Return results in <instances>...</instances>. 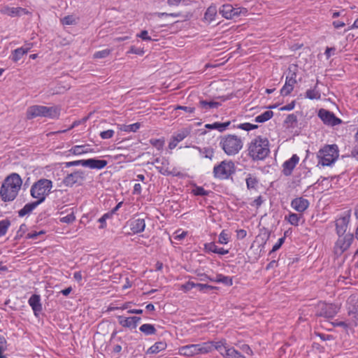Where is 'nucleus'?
<instances>
[{
	"label": "nucleus",
	"instance_id": "55",
	"mask_svg": "<svg viewBox=\"0 0 358 358\" xmlns=\"http://www.w3.org/2000/svg\"><path fill=\"white\" fill-rule=\"evenodd\" d=\"M76 220V216L73 213L68 214L67 215L60 217L59 221L62 223L71 224Z\"/></svg>",
	"mask_w": 358,
	"mask_h": 358
},
{
	"label": "nucleus",
	"instance_id": "43",
	"mask_svg": "<svg viewBox=\"0 0 358 358\" xmlns=\"http://www.w3.org/2000/svg\"><path fill=\"white\" fill-rule=\"evenodd\" d=\"M246 185L248 189H256L258 180L256 177L252 176L250 174L246 178Z\"/></svg>",
	"mask_w": 358,
	"mask_h": 358
},
{
	"label": "nucleus",
	"instance_id": "46",
	"mask_svg": "<svg viewBox=\"0 0 358 358\" xmlns=\"http://www.w3.org/2000/svg\"><path fill=\"white\" fill-rule=\"evenodd\" d=\"M86 159H79L72 162H66L64 163V167L69 168L71 166H82L85 167Z\"/></svg>",
	"mask_w": 358,
	"mask_h": 358
},
{
	"label": "nucleus",
	"instance_id": "53",
	"mask_svg": "<svg viewBox=\"0 0 358 358\" xmlns=\"http://www.w3.org/2000/svg\"><path fill=\"white\" fill-rule=\"evenodd\" d=\"M257 127H258V126L257 124H251L249 122H245V123L240 124L239 125H238V129H243L245 131L253 130V129H257Z\"/></svg>",
	"mask_w": 358,
	"mask_h": 358
},
{
	"label": "nucleus",
	"instance_id": "3",
	"mask_svg": "<svg viewBox=\"0 0 358 358\" xmlns=\"http://www.w3.org/2000/svg\"><path fill=\"white\" fill-rule=\"evenodd\" d=\"M220 147L228 156H234L243 148V142L241 137L234 134L220 136Z\"/></svg>",
	"mask_w": 358,
	"mask_h": 358
},
{
	"label": "nucleus",
	"instance_id": "16",
	"mask_svg": "<svg viewBox=\"0 0 358 358\" xmlns=\"http://www.w3.org/2000/svg\"><path fill=\"white\" fill-rule=\"evenodd\" d=\"M119 324L126 328L129 329H136L138 326V323L141 322V318L137 316L132 317H124V316H118L117 317Z\"/></svg>",
	"mask_w": 358,
	"mask_h": 358
},
{
	"label": "nucleus",
	"instance_id": "51",
	"mask_svg": "<svg viewBox=\"0 0 358 358\" xmlns=\"http://www.w3.org/2000/svg\"><path fill=\"white\" fill-rule=\"evenodd\" d=\"M204 250L207 252H213L216 254L217 246L214 242L207 243L204 244Z\"/></svg>",
	"mask_w": 358,
	"mask_h": 358
},
{
	"label": "nucleus",
	"instance_id": "42",
	"mask_svg": "<svg viewBox=\"0 0 358 358\" xmlns=\"http://www.w3.org/2000/svg\"><path fill=\"white\" fill-rule=\"evenodd\" d=\"M69 151L75 155H80L90 152L88 150L85 149L84 145L73 146Z\"/></svg>",
	"mask_w": 358,
	"mask_h": 358
},
{
	"label": "nucleus",
	"instance_id": "10",
	"mask_svg": "<svg viewBox=\"0 0 358 358\" xmlns=\"http://www.w3.org/2000/svg\"><path fill=\"white\" fill-rule=\"evenodd\" d=\"M338 238L335 243L334 250L335 255L341 256L350 248L354 240V235L353 234L348 233L344 235H338Z\"/></svg>",
	"mask_w": 358,
	"mask_h": 358
},
{
	"label": "nucleus",
	"instance_id": "29",
	"mask_svg": "<svg viewBox=\"0 0 358 358\" xmlns=\"http://www.w3.org/2000/svg\"><path fill=\"white\" fill-rule=\"evenodd\" d=\"M192 148L197 150L205 158L212 159L214 157V150L210 147L201 148L199 146L194 145L192 146Z\"/></svg>",
	"mask_w": 358,
	"mask_h": 358
},
{
	"label": "nucleus",
	"instance_id": "36",
	"mask_svg": "<svg viewBox=\"0 0 358 358\" xmlns=\"http://www.w3.org/2000/svg\"><path fill=\"white\" fill-rule=\"evenodd\" d=\"M218 283H222L227 286H231L233 285V280L231 277L226 276L222 274H217L216 278L214 279V281Z\"/></svg>",
	"mask_w": 358,
	"mask_h": 358
},
{
	"label": "nucleus",
	"instance_id": "5",
	"mask_svg": "<svg viewBox=\"0 0 358 358\" xmlns=\"http://www.w3.org/2000/svg\"><path fill=\"white\" fill-rule=\"evenodd\" d=\"M53 186L52 180L41 178L34 182L30 189L31 196L36 199L41 203L45 201L46 197L50 194Z\"/></svg>",
	"mask_w": 358,
	"mask_h": 358
},
{
	"label": "nucleus",
	"instance_id": "63",
	"mask_svg": "<svg viewBox=\"0 0 358 358\" xmlns=\"http://www.w3.org/2000/svg\"><path fill=\"white\" fill-rule=\"evenodd\" d=\"M239 349L244 353L248 355H252L253 354L252 349L247 344H243L239 346Z\"/></svg>",
	"mask_w": 358,
	"mask_h": 358
},
{
	"label": "nucleus",
	"instance_id": "21",
	"mask_svg": "<svg viewBox=\"0 0 358 358\" xmlns=\"http://www.w3.org/2000/svg\"><path fill=\"white\" fill-rule=\"evenodd\" d=\"M291 206L297 212L302 213L308 208L309 201L303 197L296 198L292 201Z\"/></svg>",
	"mask_w": 358,
	"mask_h": 358
},
{
	"label": "nucleus",
	"instance_id": "20",
	"mask_svg": "<svg viewBox=\"0 0 358 358\" xmlns=\"http://www.w3.org/2000/svg\"><path fill=\"white\" fill-rule=\"evenodd\" d=\"M32 47L31 43L25 44L24 46L18 48L11 52L10 58L14 62H18L24 55L27 54Z\"/></svg>",
	"mask_w": 358,
	"mask_h": 358
},
{
	"label": "nucleus",
	"instance_id": "33",
	"mask_svg": "<svg viewBox=\"0 0 358 358\" xmlns=\"http://www.w3.org/2000/svg\"><path fill=\"white\" fill-rule=\"evenodd\" d=\"M224 358H246V357L241 353L238 350L233 347H229L225 350Z\"/></svg>",
	"mask_w": 358,
	"mask_h": 358
},
{
	"label": "nucleus",
	"instance_id": "52",
	"mask_svg": "<svg viewBox=\"0 0 358 358\" xmlns=\"http://www.w3.org/2000/svg\"><path fill=\"white\" fill-rule=\"evenodd\" d=\"M193 193L196 196H208L210 193L209 191L204 189L203 187L196 186V187L192 190Z\"/></svg>",
	"mask_w": 358,
	"mask_h": 358
},
{
	"label": "nucleus",
	"instance_id": "15",
	"mask_svg": "<svg viewBox=\"0 0 358 358\" xmlns=\"http://www.w3.org/2000/svg\"><path fill=\"white\" fill-rule=\"evenodd\" d=\"M349 315L355 318V325H358V295L352 294L348 299Z\"/></svg>",
	"mask_w": 358,
	"mask_h": 358
},
{
	"label": "nucleus",
	"instance_id": "7",
	"mask_svg": "<svg viewBox=\"0 0 358 358\" xmlns=\"http://www.w3.org/2000/svg\"><path fill=\"white\" fill-rule=\"evenodd\" d=\"M235 164L231 160H223L213 167V176L220 180H227L235 173Z\"/></svg>",
	"mask_w": 358,
	"mask_h": 358
},
{
	"label": "nucleus",
	"instance_id": "12",
	"mask_svg": "<svg viewBox=\"0 0 358 358\" xmlns=\"http://www.w3.org/2000/svg\"><path fill=\"white\" fill-rule=\"evenodd\" d=\"M318 117L321 119L323 123L328 126H336L341 124L342 120L336 117L334 113L322 108L318 112Z\"/></svg>",
	"mask_w": 358,
	"mask_h": 358
},
{
	"label": "nucleus",
	"instance_id": "39",
	"mask_svg": "<svg viewBox=\"0 0 358 358\" xmlns=\"http://www.w3.org/2000/svg\"><path fill=\"white\" fill-rule=\"evenodd\" d=\"M60 20L63 25H74L78 22L79 18L73 15H69L64 17Z\"/></svg>",
	"mask_w": 358,
	"mask_h": 358
},
{
	"label": "nucleus",
	"instance_id": "26",
	"mask_svg": "<svg viewBox=\"0 0 358 358\" xmlns=\"http://www.w3.org/2000/svg\"><path fill=\"white\" fill-rule=\"evenodd\" d=\"M41 203L37 200L31 203H28L18 211L19 217H24L31 213Z\"/></svg>",
	"mask_w": 358,
	"mask_h": 358
},
{
	"label": "nucleus",
	"instance_id": "35",
	"mask_svg": "<svg viewBox=\"0 0 358 358\" xmlns=\"http://www.w3.org/2000/svg\"><path fill=\"white\" fill-rule=\"evenodd\" d=\"M273 116V112L272 110H266L259 115H257L255 118V122L258 123H263L269 120Z\"/></svg>",
	"mask_w": 358,
	"mask_h": 358
},
{
	"label": "nucleus",
	"instance_id": "9",
	"mask_svg": "<svg viewBox=\"0 0 358 358\" xmlns=\"http://www.w3.org/2000/svg\"><path fill=\"white\" fill-rule=\"evenodd\" d=\"M248 9L241 7H233L231 4H224L219 8V13L227 20H232L248 14Z\"/></svg>",
	"mask_w": 358,
	"mask_h": 358
},
{
	"label": "nucleus",
	"instance_id": "22",
	"mask_svg": "<svg viewBox=\"0 0 358 358\" xmlns=\"http://www.w3.org/2000/svg\"><path fill=\"white\" fill-rule=\"evenodd\" d=\"M108 162L106 160L90 158L86 159L85 167H88L91 169L101 170L105 168Z\"/></svg>",
	"mask_w": 358,
	"mask_h": 358
},
{
	"label": "nucleus",
	"instance_id": "60",
	"mask_svg": "<svg viewBox=\"0 0 358 358\" xmlns=\"http://www.w3.org/2000/svg\"><path fill=\"white\" fill-rule=\"evenodd\" d=\"M355 138L357 144L353 148L351 151V156L358 160V131L355 135Z\"/></svg>",
	"mask_w": 358,
	"mask_h": 358
},
{
	"label": "nucleus",
	"instance_id": "44",
	"mask_svg": "<svg viewBox=\"0 0 358 358\" xmlns=\"http://www.w3.org/2000/svg\"><path fill=\"white\" fill-rule=\"evenodd\" d=\"M230 236L226 231V230H222L218 236L217 243L220 244L225 245L229 242Z\"/></svg>",
	"mask_w": 358,
	"mask_h": 358
},
{
	"label": "nucleus",
	"instance_id": "38",
	"mask_svg": "<svg viewBox=\"0 0 358 358\" xmlns=\"http://www.w3.org/2000/svg\"><path fill=\"white\" fill-rule=\"evenodd\" d=\"M298 72V66L296 64H292L288 68L287 75L286 76V80L296 81V74Z\"/></svg>",
	"mask_w": 358,
	"mask_h": 358
},
{
	"label": "nucleus",
	"instance_id": "28",
	"mask_svg": "<svg viewBox=\"0 0 358 358\" xmlns=\"http://www.w3.org/2000/svg\"><path fill=\"white\" fill-rule=\"evenodd\" d=\"M298 119L294 113L289 114L283 122V125L287 129H294L297 127Z\"/></svg>",
	"mask_w": 358,
	"mask_h": 358
},
{
	"label": "nucleus",
	"instance_id": "17",
	"mask_svg": "<svg viewBox=\"0 0 358 358\" xmlns=\"http://www.w3.org/2000/svg\"><path fill=\"white\" fill-rule=\"evenodd\" d=\"M0 13L3 15H7L11 17H20L22 15H26L29 12L26 8L21 7H9L8 6H3L0 9Z\"/></svg>",
	"mask_w": 358,
	"mask_h": 358
},
{
	"label": "nucleus",
	"instance_id": "40",
	"mask_svg": "<svg viewBox=\"0 0 358 358\" xmlns=\"http://www.w3.org/2000/svg\"><path fill=\"white\" fill-rule=\"evenodd\" d=\"M10 224V221L8 219L0 220V237L6 234Z\"/></svg>",
	"mask_w": 358,
	"mask_h": 358
},
{
	"label": "nucleus",
	"instance_id": "62",
	"mask_svg": "<svg viewBox=\"0 0 358 358\" xmlns=\"http://www.w3.org/2000/svg\"><path fill=\"white\" fill-rule=\"evenodd\" d=\"M27 230V226L25 224H22L20 226L18 231H17V234L15 236V239H20L22 236L25 234Z\"/></svg>",
	"mask_w": 358,
	"mask_h": 358
},
{
	"label": "nucleus",
	"instance_id": "13",
	"mask_svg": "<svg viewBox=\"0 0 358 358\" xmlns=\"http://www.w3.org/2000/svg\"><path fill=\"white\" fill-rule=\"evenodd\" d=\"M350 210L345 212L344 214L335 221L336 232L337 235H344L347 231L350 221Z\"/></svg>",
	"mask_w": 358,
	"mask_h": 358
},
{
	"label": "nucleus",
	"instance_id": "57",
	"mask_svg": "<svg viewBox=\"0 0 358 358\" xmlns=\"http://www.w3.org/2000/svg\"><path fill=\"white\" fill-rule=\"evenodd\" d=\"M285 241V237L280 238L278 241V242L273 246L272 250L270 251L269 255H271L273 252H275L278 250H279L282 245L284 243Z\"/></svg>",
	"mask_w": 358,
	"mask_h": 358
},
{
	"label": "nucleus",
	"instance_id": "24",
	"mask_svg": "<svg viewBox=\"0 0 358 358\" xmlns=\"http://www.w3.org/2000/svg\"><path fill=\"white\" fill-rule=\"evenodd\" d=\"M130 229L133 234L143 232L145 228V222L143 218H138L131 220L129 222Z\"/></svg>",
	"mask_w": 358,
	"mask_h": 358
},
{
	"label": "nucleus",
	"instance_id": "48",
	"mask_svg": "<svg viewBox=\"0 0 358 358\" xmlns=\"http://www.w3.org/2000/svg\"><path fill=\"white\" fill-rule=\"evenodd\" d=\"M196 288H198L199 291L203 293H206L210 290L217 289L216 287L201 283H196Z\"/></svg>",
	"mask_w": 358,
	"mask_h": 358
},
{
	"label": "nucleus",
	"instance_id": "56",
	"mask_svg": "<svg viewBox=\"0 0 358 358\" xmlns=\"http://www.w3.org/2000/svg\"><path fill=\"white\" fill-rule=\"evenodd\" d=\"M197 278L196 280H199L200 281H207L210 280L211 282L214 281V278H210L207 274L204 273H196ZM191 278L196 279V278L192 277Z\"/></svg>",
	"mask_w": 358,
	"mask_h": 358
},
{
	"label": "nucleus",
	"instance_id": "30",
	"mask_svg": "<svg viewBox=\"0 0 358 358\" xmlns=\"http://www.w3.org/2000/svg\"><path fill=\"white\" fill-rule=\"evenodd\" d=\"M167 347V344L164 341H159L156 342L154 345H152L150 348H148L147 353L148 354H157L164 350H165Z\"/></svg>",
	"mask_w": 358,
	"mask_h": 358
},
{
	"label": "nucleus",
	"instance_id": "34",
	"mask_svg": "<svg viewBox=\"0 0 358 358\" xmlns=\"http://www.w3.org/2000/svg\"><path fill=\"white\" fill-rule=\"evenodd\" d=\"M319 81L317 80V83L313 89H309L306 92V98L309 99H320L321 97L320 92L316 90Z\"/></svg>",
	"mask_w": 358,
	"mask_h": 358
},
{
	"label": "nucleus",
	"instance_id": "8",
	"mask_svg": "<svg viewBox=\"0 0 358 358\" xmlns=\"http://www.w3.org/2000/svg\"><path fill=\"white\" fill-rule=\"evenodd\" d=\"M210 352V345L208 343L191 344L179 348L181 355L190 357L199 354H206Z\"/></svg>",
	"mask_w": 358,
	"mask_h": 358
},
{
	"label": "nucleus",
	"instance_id": "41",
	"mask_svg": "<svg viewBox=\"0 0 358 358\" xmlns=\"http://www.w3.org/2000/svg\"><path fill=\"white\" fill-rule=\"evenodd\" d=\"M141 127V123L136 122L131 124H124L121 127V130L125 132H136Z\"/></svg>",
	"mask_w": 358,
	"mask_h": 358
},
{
	"label": "nucleus",
	"instance_id": "11",
	"mask_svg": "<svg viewBox=\"0 0 358 358\" xmlns=\"http://www.w3.org/2000/svg\"><path fill=\"white\" fill-rule=\"evenodd\" d=\"M85 180V174L83 170H76L68 173L63 179L62 182L66 187H71L76 184L81 185Z\"/></svg>",
	"mask_w": 358,
	"mask_h": 358
},
{
	"label": "nucleus",
	"instance_id": "64",
	"mask_svg": "<svg viewBox=\"0 0 358 358\" xmlns=\"http://www.w3.org/2000/svg\"><path fill=\"white\" fill-rule=\"evenodd\" d=\"M127 53L136 54L138 55H142L144 54V50L143 49L136 48L135 46H131L129 50Z\"/></svg>",
	"mask_w": 358,
	"mask_h": 358
},
{
	"label": "nucleus",
	"instance_id": "58",
	"mask_svg": "<svg viewBox=\"0 0 358 358\" xmlns=\"http://www.w3.org/2000/svg\"><path fill=\"white\" fill-rule=\"evenodd\" d=\"M114 133L115 132L113 129H108L106 131H101L99 135L102 139H109L113 136Z\"/></svg>",
	"mask_w": 358,
	"mask_h": 358
},
{
	"label": "nucleus",
	"instance_id": "19",
	"mask_svg": "<svg viewBox=\"0 0 358 358\" xmlns=\"http://www.w3.org/2000/svg\"><path fill=\"white\" fill-rule=\"evenodd\" d=\"M28 303L31 307L34 315L38 317L43 310L41 296L36 294H32L28 300Z\"/></svg>",
	"mask_w": 358,
	"mask_h": 358
},
{
	"label": "nucleus",
	"instance_id": "32",
	"mask_svg": "<svg viewBox=\"0 0 358 358\" xmlns=\"http://www.w3.org/2000/svg\"><path fill=\"white\" fill-rule=\"evenodd\" d=\"M296 83V81H292L285 79V83L284 86L280 90V94L282 96H287L289 95L293 90L294 85Z\"/></svg>",
	"mask_w": 358,
	"mask_h": 358
},
{
	"label": "nucleus",
	"instance_id": "4",
	"mask_svg": "<svg viewBox=\"0 0 358 358\" xmlns=\"http://www.w3.org/2000/svg\"><path fill=\"white\" fill-rule=\"evenodd\" d=\"M60 110L57 106H45L34 105L29 106L27 110V118L31 120L38 117L57 119L59 117Z\"/></svg>",
	"mask_w": 358,
	"mask_h": 358
},
{
	"label": "nucleus",
	"instance_id": "2",
	"mask_svg": "<svg viewBox=\"0 0 358 358\" xmlns=\"http://www.w3.org/2000/svg\"><path fill=\"white\" fill-rule=\"evenodd\" d=\"M248 150L253 160H264L270 152L268 140L258 136L250 143Z\"/></svg>",
	"mask_w": 358,
	"mask_h": 358
},
{
	"label": "nucleus",
	"instance_id": "25",
	"mask_svg": "<svg viewBox=\"0 0 358 358\" xmlns=\"http://www.w3.org/2000/svg\"><path fill=\"white\" fill-rule=\"evenodd\" d=\"M204 343L210 344V352L213 350H217L222 357L225 355V350H227V348H229V346L227 345L225 340L220 341H209L205 342Z\"/></svg>",
	"mask_w": 358,
	"mask_h": 358
},
{
	"label": "nucleus",
	"instance_id": "54",
	"mask_svg": "<svg viewBox=\"0 0 358 358\" xmlns=\"http://www.w3.org/2000/svg\"><path fill=\"white\" fill-rule=\"evenodd\" d=\"M150 142L158 150H162L164 145V141L162 139H150Z\"/></svg>",
	"mask_w": 358,
	"mask_h": 358
},
{
	"label": "nucleus",
	"instance_id": "31",
	"mask_svg": "<svg viewBox=\"0 0 358 358\" xmlns=\"http://www.w3.org/2000/svg\"><path fill=\"white\" fill-rule=\"evenodd\" d=\"M217 13V8L215 5L210 6L204 13V19L208 22L215 20Z\"/></svg>",
	"mask_w": 358,
	"mask_h": 358
},
{
	"label": "nucleus",
	"instance_id": "23",
	"mask_svg": "<svg viewBox=\"0 0 358 358\" xmlns=\"http://www.w3.org/2000/svg\"><path fill=\"white\" fill-rule=\"evenodd\" d=\"M221 103L215 101L200 100L197 104L201 113H206L213 108H217Z\"/></svg>",
	"mask_w": 358,
	"mask_h": 358
},
{
	"label": "nucleus",
	"instance_id": "61",
	"mask_svg": "<svg viewBox=\"0 0 358 358\" xmlns=\"http://www.w3.org/2000/svg\"><path fill=\"white\" fill-rule=\"evenodd\" d=\"M137 37L141 38L143 41H153L150 36H148V32L146 30H143L141 33L136 35Z\"/></svg>",
	"mask_w": 358,
	"mask_h": 358
},
{
	"label": "nucleus",
	"instance_id": "14",
	"mask_svg": "<svg viewBox=\"0 0 358 358\" xmlns=\"http://www.w3.org/2000/svg\"><path fill=\"white\" fill-rule=\"evenodd\" d=\"M338 313L337 307L332 303H322L317 313V316L332 318Z\"/></svg>",
	"mask_w": 358,
	"mask_h": 358
},
{
	"label": "nucleus",
	"instance_id": "37",
	"mask_svg": "<svg viewBox=\"0 0 358 358\" xmlns=\"http://www.w3.org/2000/svg\"><path fill=\"white\" fill-rule=\"evenodd\" d=\"M139 330L146 336L155 335L157 332L155 326L151 324H144L141 325Z\"/></svg>",
	"mask_w": 358,
	"mask_h": 358
},
{
	"label": "nucleus",
	"instance_id": "47",
	"mask_svg": "<svg viewBox=\"0 0 358 358\" xmlns=\"http://www.w3.org/2000/svg\"><path fill=\"white\" fill-rule=\"evenodd\" d=\"M112 218L111 213L108 212L103 214L99 220L98 222L100 223L99 229H105L106 227V220Z\"/></svg>",
	"mask_w": 358,
	"mask_h": 358
},
{
	"label": "nucleus",
	"instance_id": "18",
	"mask_svg": "<svg viewBox=\"0 0 358 358\" xmlns=\"http://www.w3.org/2000/svg\"><path fill=\"white\" fill-rule=\"evenodd\" d=\"M299 157L296 155H293L292 157L285 161L282 164V172L286 176H289L292 174L296 165L299 163Z\"/></svg>",
	"mask_w": 358,
	"mask_h": 358
},
{
	"label": "nucleus",
	"instance_id": "45",
	"mask_svg": "<svg viewBox=\"0 0 358 358\" xmlns=\"http://www.w3.org/2000/svg\"><path fill=\"white\" fill-rule=\"evenodd\" d=\"M301 217V216L296 214V213H290L288 215V217H287V221L292 224V225H294V226H298L299 225V220L300 218Z\"/></svg>",
	"mask_w": 358,
	"mask_h": 358
},
{
	"label": "nucleus",
	"instance_id": "1",
	"mask_svg": "<svg viewBox=\"0 0 358 358\" xmlns=\"http://www.w3.org/2000/svg\"><path fill=\"white\" fill-rule=\"evenodd\" d=\"M22 184L19 174L13 173L7 176L1 185L0 196L5 201H12L17 196Z\"/></svg>",
	"mask_w": 358,
	"mask_h": 358
},
{
	"label": "nucleus",
	"instance_id": "49",
	"mask_svg": "<svg viewBox=\"0 0 358 358\" xmlns=\"http://www.w3.org/2000/svg\"><path fill=\"white\" fill-rule=\"evenodd\" d=\"M189 134V131L186 129H184L175 135L173 136V138H174L176 143H179L182 141L184 138H185Z\"/></svg>",
	"mask_w": 358,
	"mask_h": 358
},
{
	"label": "nucleus",
	"instance_id": "27",
	"mask_svg": "<svg viewBox=\"0 0 358 358\" xmlns=\"http://www.w3.org/2000/svg\"><path fill=\"white\" fill-rule=\"evenodd\" d=\"M230 124V121H227L225 122H215L213 124H206L205 125V127L209 129H217L220 132H223L229 127Z\"/></svg>",
	"mask_w": 358,
	"mask_h": 358
},
{
	"label": "nucleus",
	"instance_id": "6",
	"mask_svg": "<svg viewBox=\"0 0 358 358\" xmlns=\"http://www.w3.org/2000/svg\"><path fill=\"white\" fill-rule=\"evenodd\" d=\"M338 148L336 144L325 145L317 152L318 164L322 166H331L338 159Z\"/></svg>",
	"mask_w": 358,
	"mask_h": 358
},
{
	"label": "nucleus",
	"instance_id": "59",
	"mask_svg": "<svg viewBox=\"0 0 358 358\" xmlns=\"http://www.w3.org/2000/svg\"><path fill=\"white\" fill-rule=\"evenodd\" d=\"M194 287H196V283L190 280L182 285V289L185 292H188Z\"/></svg>",
	"mask_w": 358,
	"mask_h": 358
},
{
	"label": "nucleus",
	"instance_id": "50",
	"mask_svg": "<svg viewBox=\"0 0 358 358\" xmlns=\"http://www.w3.org/2000/svg\"><path fill=\"white\" fill-rule=\"evenodd\" d=\"M111 52L110 49H104L100 51H97L94 54V58L102 59L107 57Z\"/></svg>",
	"mask_w": 358,
	"mask_h": 358
}]
</instances>
